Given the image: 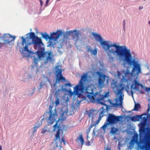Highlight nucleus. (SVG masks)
Returning a JSON list of instances; mask_svg holds the SVG:
<instances>
[{
    "mask_svg": "<svg viewBox=\"0 0 150 150\" xmlns=\"http://www.w3.org/2000/svg\"><path fill=\"white\" fill-rule=\"evenodd\" d=\"M92 35L96 40L100 43L105 51H108L110 54H116L124 62L130 65H133L132 72L127 70L124 74L125 76H122L121 80L122 83H128L131 82L134 72H135L137 75L141 73L140 65L134 59H132L130 50L126 46L118 45L116 43L110 44L109 41H103L102 37L100 35L95 33H93Z\"/></svg>",
    "mask_w": 150,
    "mask_h": 150,
    "instance_id": "obj_1",
    "label": "nucleus"
},
{
    "mask_svg": "<svg viewBox=\"0 0 150 150\" xmlns=\"http://www.w3.org/2000/svg\"><path fill=\"white\" fill-rule=\"evenodd\" d=\"M142 121V122L139 124L140 139L141 142L144 143L145 145L141 146L140 148L142 149L146 148V150H150V135L145 127L147 122L146 118L143 117Z\"/></svg>",
    "mask_w": 150,
    "mask_h": 150,
    "instance_id": "obj_2",
    "label": "nucleus"
},
{
    "mask_svg": "<svg viewBox=\"0 0 150 150\" xmlns=\"http://www.w3.org/2000/svg\"><path fill=\"white\" fill-rule=\"evenodd\" d=\"M86 92L87 97L88 98L90 101L93 103L98 102L101 104H104V103L101 102L100 101L103 100L104 98L109 96L108 92L105 93L104 95L100 94L98 93L94 94L93 89L90 86L86 87Z\"/></svg>",
    "mask_w": 150,
    "mask_h": 150,
    "instance_id": "obj_3",
    "label": "nucleus"
},
{
    "mask_svg": "<svg viewBox=\"0 0 150 150\" xmlns=\"http://www.w3.org/2000/svg\"><path fill=\"white\" fill-rule=\"evenodd\" d=\"M111 87L113 90L114 92L116 93L117 96L120 94L119 96L115 99V103H111V106L115 108L118 106H120V108H122V103L124 95L122 91L124 89V87H122L121 89H118V86L117 85L115 82L111 83Z\"/></svg>",
    "mask_w": 150,
    "mask_h": 150,
    "instance_id": "obj_4",
    "label": "nucleus"
},
{
    "mask_svg": "<svg viewBox=\"0 0 150 150\" xmlns=\"http://www.w3.org/2000/svg\"><path fill=\"white\" fill-rule=\"evenodd\" d=\"M87 73H84L82 75L79 84L74 88V93L75 95H77L79 97L81 95V93L84 89L83 82H86L87 81Z\"/></svg>",
    "mask_w": 150,
    "mask_h": 150,
    "instance_id": "obj_5",
    "label": "nucleus"
},
{
    "mask_svg": "<svg viewBox=\"0 0 150 150\" xmlns=\"http://www.w3.org/2000/svg\"><path fill=\"white\" fill-rule=\"evenodd\" d=\"M53 108V106L50 105L49 107V112L44 113L43 115L44 117L46 120L48 124L49 125L52 124L57 118V109L55 108L54 110H52Z\"/></svg>",
    "mask_w": 150,
    "mask_h": 150,
    "instance_id": "obj_6",
    "label": "nucleus"
},
{
    "mask_svg": "<svg viewBox=\"0 0 150 150\" xmlns=\"http://www.w3.org/2000/svg\"><path fill=\"white\" fill-rule=\"evenodd\" d=\"M1 38H2L4 42L2 43L0 42V49L3 47H8V45H10V43L15 40L16 37L9 34H4L2 37L1 36Z\"/></svg>",
    "mask_w": 150,
    "mask_h": 150,
    "instance_id": "obj_7",
    "label": "nucleus"
},
{
    "mask_svg": "<svg viewBox=\"0 0 150 150\" xmlns=\"http://www.w3.org/2000/svg\"><path fill=\"white\" fill-rule=\"evenodd\" d=\"M97 74L98 75V87L101 88L104 87L105 84H108L109 79L106 75L99 71L97 72Z\"/></svg>",
    "mask_w": 150,
    "mask_h": 150,
    "instance_id": "obj_8",
    "label": "nucleus"
},
{
    "mask_svg": "<svg viewBox=\"0 0 150 150\" xmlns=\"http://www.w3.org/2000/svg\"><path fill=\"white\" fill-rule=\"evenodd\" d=\"M34 49H38V50L36 52L39 59L44 57L45 55L46 54L47 51L45 52V49L43 43L42 42L41 44L34 46Z\"/></svg>",
    "mask_w": 150,
    "mask_h": 150,
    "instance_id": "obj_9",
    "label": "nucleus"
},
{
    "mask_svg": "<svg viewBox=\"0 0 150 150\" xmlns=\"http://www.w3.org/2000/svg\"><path fill=\"white\" fill-rule=\"evenodd\" d=\"M121 118L120 116H117L113 114H109L106 121L109 125H114L116 124L117 122L120 121Z\"/></svg>",
    "mask_w": 150,
    "mask_h": 150,
    "instance_id": "obj_10",
    "label": "nucleus"
},
{
    "mask_svg": "<svg viewBox=\"0 0 150 150\" xmlns=\"http://www.w3.org/2000/svg\"><path fill=\"white\" fill-rule=\"evenodd\" d=\"M29 34L30 38L32 40V42L34 45V46H36V45L40 44L42 42L41 39L37 36H36L34 33L30 32Z\"/></svg>",
    "mask_w": 150,
    "mask_h": 150,
    "instance_id": "obj_11",
    "label": "nucleus"
},
{
    "mask_svg": "<svg viewBox=\"0 0 150 150\" xmlns=\"http://www.w3.org/2000/svg\"><path fill=\"white\" fill-rule=\"evenodd\" d=\"M63 33L62 31L57 30L56 32L53 33L50 35V40H56L59 38Z\"/></svg>",
    "mask_w": 150,
    "mask_h": 150,
    "instance_id": "obj_12",
    "label": "nucleus"
},
{
    "mask_svg": "<svg viewBox=\"0 0 150 150\" xmlns=\"http://www.w3.org/2000/svg\"><path fill=\"white\" fill-rule=\"evenodd\" d=\"M56 80L57 82L60 81H65V79L63 77L62 74V71L61 69H58L56 71Z\"/></svg>",
    "mask_w": 150,
    "mask_h": 150,
    "instance_id": "obj_13",
    "label": "nucleus"
},
{
    "mask_svg": "<svg viewBox=\"0 0 150 150\" xmlns=\"http://www.w3.org/2000/svg\"><path fill=\"white\" fill-rule=\"evenodd\" d=\"M46 54L47 56L46 58L45 62L47 63L48 62H52L55 61L54 57V55L53 54L52 52L51 51H47Z\"/></svg>",
    "mask_w": 150,
    "mask_h": 150,
    "instance_id": "obj_14",
    "label": "nucleus"
},
{
    "mask_svg": "<svg viewBox=\"0 0 150 150\" xmlns=\"http://www.w3.org/2000/svg\"><path fill=\"white\" fill-rule=\"evenodd\" d=\"M58 121H57L56 123L53 125L54 130H55L57 129V132L56 134L55 135V140H57L59 139V140L60 141V127L57 124Z\"/></svg>",
    "mask_w": 150,
    "mask_h": 150,
    "instance_id": "obj_15",
    "label": "nucleus"
},
{
    "mask_svg": "<svg viewBox=\"0 0 150 150\" xmlns=\"http://www.w3.org/2000/svg\"><path fill=\"white\" fill-rule=\"evenodd\" d=\"M86 112L88 115V117L89 119L91 118L92 120V121L93 122L94 117H96V111L91 110H87Z\"/></svg>",
    "mask_w": 150,
    "mask_h": 150,
    "instance_id": "obj_16",
    "label": "nucleus"
},
{
    "mask_svg": "<svg viewBox=\"0 0 150 150\" xmlns=\"http://www.w3.org/2000/svg\"><path fill=\"white\" fill-rule=\"evenodd\" d=\"M138 135L137 134H135L134 136L132 139L129 143V147L131 149L133 147L135 143H138Z\"/></svg>",
    "mask_w": 150,
    "mask_h": 150,
    "instance_id": "obj_17",
    "label": "nucleus"
},
{
    "mask_svg": "<svg viewBox=\"0 0 150 150\" xmlns=\"http://www.w3.org/2000/svg\"><path fill=\"white\" fill-rule=\"evenodd\" d=\"M139 86L141 87L143 86L142 85L139 83V81L135 79L134 81V84H132L131 86V89L138 90L139 87Z\"/></svg>",
    "mask_w": 150,
    "mask_h": 150,
    "instance_id": "obj_18",
    "label": "nucleus"
},
{
    "mask_svg": "<svg viewBox=\"0 0 150 150\" xmlns=\"http://www.w3.org/2000/svg\"><path fill=\"white\" fill-rule=\"evenodd\" d=\"M87 52L88 53L91 52V55H96L97 54V50L96 48H95L93 50L92 47L89 46H87L86 47Z\"/></svg>",
    "mask_w": 150,
    "mask_h": 150,
    "instance_id": "obj_19",
    "label": "nucleus"
},
{
    "mask_svg": "<svg viewBox=\"0 0 150 150\" xmlns=\"http://www.w3.org/2000/svg\"><path fill=\"white\" fill-rule=\"evenodd\" d=\"M143 114L141 115H137L136 116L132 117L131 118V120L134 122L139 121L140 120H142L143 119Z\"/></svg>",
    "mask_w": 150,
    "mask_h": 150,
    "instance_id": "obj_20",
    "label": "nucleus"
},
{
    "mask_svg": "<svg viewBox=\"0 0 150 150\" xmlns=\"http://www.w3.org/2000/svg\"><path fill=\"white\" fill-rule=\"evenodd\" d=\"M76 141L78 143H81L82 146L84 144V140L82 134H81L79 137H77L76 139Z\"/></svg>",
    "mask_w": 150,
    "mask_h": 150,
    "instance_id": "obj_21",
    "label": "nucleus"
},
{
    "mask_svg": "<svg viewBox=\"0 0 150 150\" xmlns=\"http://www.w3.org/2000/svg\"><path fill=\"white\" fill-rule=\"evenodd\" d=\"M73 33H72L71 36L73 39H76V40H78L79 38V33L76 30H72Z\"/></svg>",
    "mask_w": 150,
    "mask_h": 150,
    "instance_id": "obj_22",
    "label": "nucleus"
},
{
    "mask_svg": "<svg viewBox=\"0 0 150 150\" xmlns=\"http://www.w3.org/2000/svg\"><path fill=\"white\" fill-rule=\"evenodd\" d=\"M72 33H73L72 30H69L67 31L66 32L63 33L64 37V38H67L69 37L72 35Z\"/></svg>",
    "mask_w": 150,
    "mask_h": 150,
    "instance_id": "obj_23",
    "label": "nucleus"
},
{
    "mask_svg": "<svg viewBox=\"0 0 150 150\" xmlns=\"http://www.w3.org/2000/svg\"><path fill=\"white\" fill-rule=\"evenodd\" d=\"M118 131V129L117 128H115L114 127H111L110 130V133L112 134H116L117 132Z\"/></svg>",
    "mask_w": 150,
    "mask_h": 150,
    "instance_id": "obj_24",
    "label": "nucleus"
},
{
    "mask_svg": "<svg viewBox=\"0 0 150 150\" xmlns=\"http://www.w3.org/2000/svg\"><path fill=\"white\" fill-rule=\"evenodd\" d=\"M141 105L139 103H135L134 108L132 111H137L139 109L141 108Z\"/></svg>",
    "mask_w": 150,
    "mask_h": 150,
    "instance_id": "obj_25",
    "label": "nucleus"
},
{
    "mask_svg": "<svg viewBox=\"0 0 150 150\" xmlns=\"http://www.w3.org/2000/svg\"><path fill=\"white\" fill-rule=\"evenodd\" d=\"M38 59L35 57L33 61V62L34 65L32 66V67L33 68L35 67H37L38 63Z\"/></svg>",
    "mask_w": 150,
    "mask_h": 150,
    "instance_id": "obj_26",
    "label": "nucleus"
},
{
    "mask_svg": "<svg viewBox=\"0 0 150 150\" xmlns=\"http://www.w3.org/2000/svg\"><path fill=\"white\" fill-rule=\"evenodd\" d=\"M41 35L42 37L44 39L47 40L48 39L50 40V36H49V35L47 34L46 33H42Z\"/></svg>",
    "mask_w": 150,
    "mask_h": 150,
    "instance_id": "obj_27",
    "label": "nucleus"
},
{
    "mask_svg": "<svg viewBox=\"0 0 150 150\" xmlns=\"http://www.w3.org/2000/svg\"><path fill=\"white\" fill-rule=\"evenodd\" d=\"M143 117L146 118L147 122L148 121L149 122H150V114H148V115H147V113H145L143 114Z\"/></svg>",
    "mask_w": 150,
    "mask_h": 150,
    "instance_id": "obj_28",
    "label": "nucleus"
},
{
    "mask_svg": "<svg viewBox=\"0 0 150 150\" xmlns=\"http://www.w3.org/2000/svg\"><path fill=\"white\" fill-rule=\"evenodd\" d=\"M24 50L25 51L27 52H28L30 54H33L34 53H33V52H31L28 49V45H26L24 47Z\"/></svg>",
    "mask_w": 150,
    "mask_h": 150,
    "instance_id": "obj_29",
    "label": "nucleus"
},
{
    "mask_svg": "<svg viewBox=\"0 0 150 150\" xmlns=\"http://www.w3.org/2000/svg\"><path fill=\"white\" fill-rule=\"evenodd\" d=\"M38 124H39V125L38 126L36 125L35 126L33 127L34 130L33 131V133L34 134L35 132H36L37 129L41 125V123H38Z\"/></svg>",
    "mask_w": 150,
    "mask_h": 150,
    "instance_id": "obj_30",
    "label": "nucleus"
},
{
    "mask_svg": "<svg viewBox=\"0 0 150 150\" xmlns=\"http://www.w3.org/2000/svg\"><path fill=\"white\" fill-rule=\"evenodd\" d=\"M94 127L93 125L91 123L89 127H88V129L86 130V132L87 134H89L90 131L91 130V129L93 127Z\"/></svg>",
    "mask_w": 150,
    "mask_h": 150,
    "instance_id": "obj_31",
    "label": "nucleus"
},
{
    "mask_svg": "<svg viewBox=\"0 0 150 150\" xmlns=\"http://www.w3.org/2000/svg\"><path fill=\"white\" fill-rule=\"evenodd\" d=\"M100 121L98 119L97 120L94 122H93L92 121L91 123L93 124L94 126H95L97 125L98 124Z\"/></svg>",
    "mask_w": 150,
    "mask_h": 150,
    "instance_id": "obj_32",
    "label": "nucleus"
},
{
    "mask_svg": "<svg viewBox=\"0 0 150 150\" xmlns=\"http://www.w3.org/2000/svg\"><path fill=\"white\" fill-rule=\"evenodd\" d=\"M108 125H109L108 123L107 122H105V123H104V124L103 125L102 127V129H103L104 130H105V129H106V128L107 127V126Z\"/></svg>",
    "mask_w": 150,
    "mask_h": 150,
    "instance_id": "obj_33",
    "label": "nucleus"
},
{
    "mask_svg": "<svg viewBox=\"0 0 150 150\" xmlns=\"http://www.w3.org/2000/svg\"><path fill=\"white\" fill-rule=\"evenodd\" d=\"M21 38L22 39L21 45L22 46H23L24 44L26 43V40L25 38H23V37H21Z\"/></svg>",
    "mask_w": 150,
    "mask_h": 150,
    "instance_id": "obj_34",
    "label": "nucleus"
},
{
    "mask_svg": "<svg viewBox=\"0 0 150 150\" xmlns=\"http://www.w3.org/2000/svg\"><path fill=\"white\" fill-rule=\"evenodd\" d=\"M103 116V112L102 111L99 115V116L98 119L100 121L102 117Z\"/></svg>",
    "mask_w": 150,
    "mask_h": 150,
    "instance_id": "obj_35",
    "label": "nucleus"
},
{
    "mask_svg": "<svg viewBox=\"0 0 150 150\" xmlns=\"http://www.w3.org/2000/svg\"><path fill=\"white\" fill-rule=\"evenodd\" d=\"M59 103V99L57 98L55 101V103L56 105H58Z\"/></svg>",
    "mask_w": 150,
    "mask_h": 150,
    "instance_id": "obj_36",
    "label": "nucleus"
},
{
    "mask_svg": "<svg viewBox=\"0 0 150 150\" xmlns=\"http://www.w3.org/2000/svg\"><path fill=\"white\" fill-rule=\"evenodd\" d=\"M63 142L64 143V144L65 145L66 144V141L65 140L64 138V137H63L62 139L61 140L60 142L61 143L62 142Z\"/></svg>",
    "mask_w": 150,
    "mask_h": 150,
    "instance_id": "obj_37",
    "label": "nucleus"
},
{
    "mask_svg": "<svg viewBox=\"0 0 150 150\" xmlns=\"http://www.w3.org/2000/svg\"><path fill=\"white\" fill-rule=\"evenodd\" d=\"M47 131V130L46 129V127H44L43 129H42V131L41 132V133L42 134H44Z\"/></svg>",
    "mask_w": 150,
    "mask_h": 150,
    "instance_id": "obj_38",
    "label": "nucleus"
},
{
    "mask_svg": "<svg viewBox=\"0 0 150 150\" xmlns=\"http://www.w3.org/2000/svg\"><path fill=\"white\" fill-rule=\"evenodd\" d=\"M64 114V113L63 112V113H62V115H61V120H65V119H66V117H63Z\"/></svg>",
    "mask_w": 150,
    "mask_h": 150,
    "instance_id": "obj_39",
    "label": "nucleus"
},
{
    "mask_svg": "<svg viewBox=\"0 0 150 150\" xmlns=\"http://www.w3.org/2000/svg\"><path fill=\"white\" fill-rule=\"evenodd\" d=\"M64 85V86H69L70 87H71V84L69 82L68 83L65 84Z\"/></svg>",
    "mask_w": 150,
    "mask_h": 150,
    "instance_id": "obj_40",
    "label": "nucleus"
},
{
    "mask_svg": "<svg viewBox=\"0 0 150 150\" xmlns=\"http://www.w3.org/2000/svg\"><path fill=\"white\" fill-rule=\"evenodd\" d=\"M123 28H125V20H123Z\"/></svg>",
    "mask_w": 150,
    "mask_h": 150,
    "instance_id": "obj_41",
    "label": "nucleus"
},
{
    "mask_svg": "<svg viewBox=\"0 0 150 150\" xmlns=\"http://www.w3.org/2000/svg\"><path fill=\"white\" fill-rule=\"evenodd\" d=\"M67 128V127L66 126L63 125V129L64 130H66Z\"/></svg>",
    "mask_w": 150,
    "mask_h": 150,
    "instance_id": "obj_42",
    "label": "nucleus"
},
{
    "mask_svg": "<svg viewBox=\"0 0 150 150\" xmlns=\"http://www.w3.org/2000/svg\"><path fill=\"white\" fill-rule=\"evenodd\" d=\"M148 105V107L147 108V115H148V112H149V110H150V106H149V104Z\"/></svg>",
    "mask_w": 150,
    "mask_h": 150,
    "instance_id": "obj_43",
    "label": "nucleus"
},
{
    "mask_svg": "<svg viewBox=\"0 0 150 150\" xmlns=\"http://www.w3.org/2000/svg\"><path fill=\"white\" fill-rule=\"evenodd\" d=\"M121 74L120 72H118L117 73V76L118 78H120L121 75Z\"/></svg>",
    "mask_w": 150,
    "mask_h": 150,
    "instance_id": "obj_44",
    "label": "nucleus"
},
{
    "mask_svg": "<svg viewBox=\"0 0 150 150\" xmlns=\"http://www.w3.org/2000/svg\"><path fill=\"white\" fill-rule=\"evenodd\" d=\"M61 91V89H58L57 90V91L56 92V94H57L58 93V92H60Z\"/></svg>",
    "mask_w": 150,
    "mask_h": 150,
    "instance_id": "obj_45",
    "label": "nucleus"
},
{
    "mask_svg": "<svg viewBox=\"0 0 150 150\" xmlns=\"http://www.w3.org/2000/svg\"><path fill=\"white\" fill-rule=\"evenodd\" d=\"M49 0H46V3H45V6H47V4L49 2Z\"/></svg>",
    "mask_w": 150,
    "mask_h": 150,
    "instance_id": "obj_46",
    "label": "nucleus"
},
{
    "mask_svg": "<svg viewBox=\"0 0 150 150\" xmlns=\"http://www.w3.org/2000/svg\"><path fill=\"white\" fill-rule=\"evenodd\" d=\"M86 145L87 146H89L90 145V142L89 141L86 143Z\"/></svg>",
    "mask_w": 150,
    "mask_h": 150,
    "instance_id": "obj_47",
    "label": "nucleus"
},
{
    "mask_svg": "<svg viewBox=\"0 0 150 150\" xmlns=\"http://www.w3.org/2000/svg\"><path fill=\"white\" fill-rule=\"evenodd\" d=\"M40 5L42 6L43 4V2L41 0H40Z\"/></svg>",
    "mask_w": 150,
    "mask_h": 150,
    "instance_id": "obj_48",
    "label": "nucleus"
},
{
    "mask_svg": "<svg viewBox=\"0 0 150 150\" xmlns=\"http://www.w3.org/2000/svg\"><path fill=\"white\" fill-rule=\"evenodd\" d=\"M42 83H40V88H42Z\"/></svg>",
    "mask_w": 150,
    "mask_h": 150,
    "instance_id": "obj_49",
    "label": "nucleus"
},
{
    "mask_svg": "<svg viewBox=\"0 0 150 150\" xmlns=\"http://www.w3.org/2000/svg\"><path fill=\"white\" fill-rule=\"evenodd\" d=\"M139 8L140 10H141L143 8V7L142 6H139Z\"/></svg>",
    "mask_w": 150,
    "mask_h": 150,
    "instance_id": "obj_50",
    "label": "nucleus"
},
{
    "mask_svg": "<svg viewBox=\"0 0 150 150\" xmlns=\"http://www.w3.org/2000/svg\"><path fill=\"white\" fill-rule=\"evenodd\" d=\"M2 146H1L0 145V150H2Z\"/></svg>",
    "mask_w": 150,
    "mask_h": 150,
    "instance_id": "obj_51",
    "label": "nucleus"
},
{
    "mask_svg": "<svg viewBox=\"0 0 150 150\" xmlns=\"http://www.w3.org/2000/svg\"><path fill=\"white\" fill-rule=\"evenodd\" d=\"M106 150H111V149H109L108 148H107L106 149Z\"/></svg>",
    "mask_w": 150,
    "mask_h": 150,
    "instance_id": "obj_52",
    "label": "nucleus"
},
{
    "mask_svg": "<svg viewBox=\"0 0 150 150\" xmlns=\"http://www.w3.org/2000/svg\"><path fill=\"white\" fill-rule=\"evenodd\" d=\"M56 85V83H54V84H53L54 86V87H55V86Z\"/></svg>",
    "mask_w": 150,
    "mask_h": 150,
    "instance_id": "obj_53",
    "label": "nucleus"
},
{
    "mask_svg": "<svg viewBox=\"0 0 150 150\" xmlns=\"http://www.w3.org/2000/svg\"><path fill=\"white\" fill-rule=\"evenodd\" d=\"M149 24H150V21H149Z\"/></svg>",
    "mask_w": 150,
    "mask_h": 150,
    "instance_id": "obj_54",
    "label": "nucleus"
},
{
    "mask_svg": "<svg viewBox=\"0 0 150 150\" xmlns=\"http://www.w3.org/2000/svg\"><path fill=\"white\" fill-rule=\"evenodd\" d=\"M55 89V90H56V91H57V89H56V88H55V89Z\"/></svg>",
    "mask_w": 150,
    "mask_h": 150,
    "instance_id": "obj_55",
    "label": "nucleus"
},
{
    "mask_svg": "<svg viewBox=\"0 0 150 150\" xmlns=\"http://www.w3.org/2000/svg\"><path fill=\"white\" fill-rule=\"evenodd\" d=\"M53 150H56V149L55 148H54V149H53Z\"/></svg>",
    "mask_w": 150,
    "mask_h": 150,
    "instance_id": "obj_56",
    "label": "nucleus"
},
{
    "mask_svg": "<svg viewBox=\"0 0 150 150\" xmlns=\"http://www.w3.org/2000/svg\"><path fill=\"white\" fill-rule=\"evenodd\" d=\"M0 38H1V34H0Z\"/></svg>",
    "mask_w": 150,
    "mask_h": 150,
    "instance_id": "obj_57",
    "label": "nucleus"
},
{
    "mask_svg": "<svg viewBox=\"0 0 150 150\" xmlns=\"http://www.w3.org/2000/svg\"><path fill=\"white\" fill-rule=\"evenodd\" d=\"M131 93L132 94V93H133V91H131Z\"/></svg>",
    "mask_w": 150,
    "mask_h": 150,
    "instance_id": "obj_58",
    "label": "nucleus"
},
{
    "mask_svg": "<svg viewBox=\"0 0 150 150\" xmlns=\"http://www.w3.org/2000/svg\"><path fill=\"white\" fill-rule=\"evenodd\" d=\"M137 78H138V77H137L136 78V79H137Z\"/></svg>",
    "mask_w": 150,
    "mask_h": 150,
    "instance_id": "obj_59",
    "label": "nucleus"
},
{
    "mask_svg": "<svg viewBox=\"0 0 150 150\" xmlns=\"http://www.w3.org/2000/svg\"><path fill=\"white\" fill-rule=\"evenodd\" d=\"M58 146V145H57L56 146V147H57Z\"/></svg>",
    "mask_w": 150,
    "mask_h": 150,
    "instance_id": "obj_60",
    "label": "nucleus"
},
{
    "mask_svg": "<svg viewBox=\"0 0 150 150\" xmlns=\"http://www.w3.org/2000/svg\"><path fill=\"white\" fill-rule=\"evenodd\" d=\"M149 90L150 91V88H149Z\"/></svg>",
    "mask_w": 150,
    "mask_h": 150,
    "instance_id": "obj_61",
    "label": "nucleus"
},
{
    "mask_svg": "<svg viewBox=\"0 0 150 150\" xmlns=\"http://www.w3.org/2000/svg\"><path fill=\"white\" fill-rule=\"evenodd\" d=\"M43 119H42L41 120H42Z\"/></svg>",
    "mask_w": 150,
    "mask_h": 150,
    "instance_id": "obj_62",
    "label": "nucleus"
}]
</instances>
